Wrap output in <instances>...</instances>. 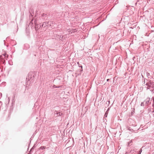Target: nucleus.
<instances>
[{
  "mask_svg": "<svg viewBox=\"0 0 154 154\" xmlns=\"http://www.w3.org/2000/svg\"><path fill=\"white\" fill-rule=\"evenodd\" d=\"M63 114L61 112H58L57 111H55L54 112V115L57 116H62L63 115Z\"/></svg>",
  "mask_w": 154,
  "mask_h": 154,
  "instance_id": "3",
  "label": "nucleus"
},
{
  "mask_svg": "<svg viewBox=\"0 0 154 154\" xmlns=\"http://www.w3.org/2000/svg\"><path fill=\"white\" fill-rule=\"evenodd\" d=\"M150 98L149 97H147L146 100L144 101L145 103V105L146 106L148 105L150 103H151L149 102Z\"/></svg>",
  "mask_w": 154,
  "mask_h": 154,
  "instance_id": "5",
  "label": "nucleus"
},
{
  "mask_svg": "<svg viewBox=\"0 0 154 154\" xmlns=\"http://www.w3.org/2000/svg\"><path fill=\"white\" fill-rule=\"evenodd\" d=\"M77 64H78L79 65V67H81V68H82V66H81H81H80V65H79V64H79V62H77Z\"/></svg>",
  "mask_w": 154,
  "mask_h": 154,
  "instance_id": "17",
  "label": "nucleus"
},
{
  "mask_svg": "<svg viewBox=\"0 0 154 154\" xmlns=\"http://www.w3.org/2000/svg\"><path fill=\"white\" fill-rule=\"evenodd\" d=\"M6 54L4 53V54H3L1 56H0V59H3L4 58H6Z\"/></svg>",
  "mask_w": 154,
  "mask_h": 154,
  "instance_id": "7",
  "label": "nucleus"
},
{
  "mask_svg": "<svg viewBox=\"0 0 154 154\" xmlns=\"http://www.w3.org/2000/svg\"><path fill=\"white\" fill-rule=\"evenodd\" d=\"M61 87V86H58V87H57L55 85H54L53 86V88H60Z\"/></svg>",
  "mask_w": 154,
  "mask_h": 154,
  "instance_id": "15",
  "label": "nucleus"
},
{
  "mask_svg": "<svg viewBox=\"0 0 154 154\" xmlns=\"http://www.w3.org/2000/svg\"><path fill=\"white\" fill-rule=\"evenodd\" d=\"M35 28L36 30L38 29L41 27V24H39L38 25L37 23V22L36 20H35Z\"/></svg>",
  "mask_w": 154,
  "mask_h": 154,
  "instance_id": "2",
  "label": "nucleus"
},
{
  "mask_svg": "<svg viewBox=\"0 0 154 154\" xmlns=\"http://www.w3.org/2000/svg\"><path fill=\"white\" fill-rule=\"evenodd\" d=\"M145 103V102H144V101L143 102H142L141 103L140 106H146V105H145V103Z\"/></svg>",
  "mask_w": 154,
  "mask_h": 154,
  "instance_id": "12",
  "label": "nucleus"
},
{
  "mask_svg": "<svg viewBox=\"0 0 154 154\" xmlns=\"http://www.w3.org/2000/svg\"><path fill=\"white\" fill-rule=\"evenodd\" d=\"M146 85L147 86V90L150 89L152 88V89L150 90V91H153L154 90V82L151 81V80H148Z\"/></svg>",
  "mask_w": 154,
  "mask_h": 154,
  "instance_id": "1",
  "label": "nucleus"
},
{
  "mask_svg": "<svg viewBox=\"0 0 154 154\" xmlns=\"http://www.w3.org/2000/svg\"><path fill=\"white\" fill-rule=\"evenodd\" d=\"M152 113H153V117L154 118V110L152 111Z\"/></svg>",
  "mask_w": 154,
  "mask_h": 154,
  "instance_id": "20",
  "label": "nucleus"
},
{
  "mask_svg": "<svg viewBox=\"0 0 154 154\" xmlns=\"http://www.w3.org/2000/svg\"><path fill=\"white\" fill-rule=\"evenodd\" d=\"M54 23V22L53 21H50L49 22V26H51L52 24Z\"/></svg>",
  "mask_w": 154,
  "mask_h": 154,
  "instance_id": "13",
  "label": "nucleus"
},
{
  "mask_svg": "<svg viewBox=\"0 0 154 154\" xmlns=\"http://www.w3.org/2000/svg\"><path fill=\"white\" fill-rule=\"evenodd\" d=\"M14 102V100H12V105L13 104V103Z\"/></svg>",
  "mask_w": 154,
  "mask_h": 154,
  "instance_id": "21",
  "label": "nucleus"
},
{
  "mask_svg": "<svg viewBox=\"0 0 154 154\" xmlns=\"http://www.w3.org/2000/svg\"><path fill=\"white\" fill-rule=\"evenodd\" d=\"M108 104H109V103H110V101H108Z\"/></svg>",
  "mask_w": 154,
  "mask_h": 154,
  "instance_id": "23",
  "label": "nucleus"
},
{
  "mask_svg": "<svg viewBox=\"0 0 154 154\" xmlns=\"http://www.w3.org/2000/svg\"><path fill=\"white\" fill-rule=\"evenodd\" d=\"M29 12L30 14V16L32 17L33 16V15L31 12H32V14H33L34 13L33 11L32 10H31V11H29Z\"/></svg>",
  "mask_w": 154,
  "mask_h": 154,
  "instance_id": "11",
  "label": "nucleus"
},
{
  "mask_svg": "<svg viewBox=\"0 0 154 154\" xmlns=\"http://www.w3.org/2000/svg\"><path fill=\"white\" fill-rule=\"evenodd\" d=\"M146 75L148 78L151 79L152 78L151 76L150 75L149 73L147 72Z\"/></svg>",
  "mask_w": 154,
  "mask_h": 154,
  "instance_id": "10",
  "label": "nucleus"
},
{
  "mask_svg": "<svg viewBox=\"0 0 154 154\" xmlns=\"http://www.w3.org/2000/svg\"><path fill=\"white\" fill-rule=\"evenodd\" d=\"M41 15L42 18L44 20L47 19V16L48 15V14L45 13H43Z\"/></svg>",
  "mask_w": 154,
  "mask_h": 154,
  "instance_id": "6",
  "label": "nucleus"
},
{
  "mask_svg": "<svg viewBox=\"0 0 154 154\" xmlns=\"http://www.w3.org/2000/svg\"><path fill=\"white\" fill-rule=\"evenodd\" d=\"M34 146H33L31 149H30V152L29 153H28V154H30V152H32V150L34 149Z\"/></svg>",
  "mask_w": 154,
  "mask_h": 154,
  "instance_id": "16",
  "label": "nucleus"
},
{
  "mask_svg": "<svg viewBox=\"0 0 154 154\" xmlns=\"http://www.w3.org/2000/svg\"><path fill=\"white\" fill-rule=\"evenodd\" d=\"M46 26H48V24H46V22H44L41 25V27H45Z\"/></svg>",
  "mask_w": 154,
  "mask_h": 154,
  "instance_id": "9",
  "label": "nucleus"
},
{
  "mask_svg": "<svg viewBox=\"0 0 154 154\" xmlns=\"http://www.w3.org/2000/svg\"><path fill=\"white\" fill-rule=\"evenodd\" d=\"M144 84L145 83V80H144Z\"/></svg>",
  "mask_w": 154,
  "mask_h": 154,
  "instance_id": "24",
  "label": "nucleus"
},
{
  "mask_svg": "<svg viewBox=\"0 0 154 154\" xmlns=\"http://www.w3.org/2000/svg\"><path fill=\"white\" fill-rule=\"evenodd\" d=\"M109 79H107V81L108 82L109 81Z\"/></svg>",
  "mask_w": 154,
  "mask_h": 154,
  "instance_id": "22",
  "label": "nucleus"
},
{
  "mask_svg": "<svg viewBox=\"0 0 154 154\" xmlns=\"http://www.w3.org/2000/svg\"><path fill=\"white\" fill-rule=\"evenodd\" d=\"M142 152V149H140V151L139 152V154H140Z\"/></svg>",
  "mask_w": 154,
  "mask_h": 154,
  "instance_id": "18",
  "label": "nucleus"
},
{
  "mask_svg": "<svg viewBox=\"0 0 154 154\" xmlns=\"http://www.w3.org/2000/svg\"><path fill=\"white\" fill-rule=\"evenodd\" d=\"M46 24H48V26H49V22H46Z\"/></svg>",
  "mask_w": 154,
  "mask_h": 154,
  "instance_id": "19",
  "label": "nucleus"
},
{
  "mask_svg": "<svg viewBox=\"0 0 154 154\" xmlns=\"http://www.w3.org/2000/svg\"><path fill=\"white\" fill-rule=\"evenodd\" d=\"M152 105V106H154V104H153Z\"/></svg>",
  "mask_w": 154,
  "mask_h": 154,
  "instance_id": "25",
  "label": "nucleus"
},
{
  "mask_svg": "<svg viewBox=\"0 0 154 154\" xmlns=\"http://www.w3.org/2000/svg\"><path fill=\"white\" fill-rule=\"evenodd\" d=\"M35 77L34 75L33 74L32 75L31 73H29L28 75V79L29 80H33V78Z\"/></svg>",
  "mask_w": 154,
  "mask_h": 154,
  "instance_id": "4",
  "label": "nucleus"
},
{
  "mask_svg": "<svg viewBox=\"0 0 154 154\" xmlns=\"http://www.w3.org/2000/svg\"><path fill=\"white\" fill-rule=\"evenodd\" d=\"M110 109V108H109L106 111L105 113V114L104 115V117H107V115H108V112H109V110Z\"/></svg>",
  "mask_w": 154,
  "mask_h": 154,
  "instance_id": "8",
  "label": "nucleus"
},
{
  "mask_svg": "<svg viewBox=\"0 0 154 154\" xmlns=\"http://www.w3.org/2000/svg\"><path fill=\"white\" fill-rule=\"evenodd\" d=\"M45 148H46V146H42L39 148V149H40L42 150V149H45Z\"/></svg>",
  "mask_w": 154,
  "mask_h": 154,
  "instance_id": "14",
  "label": "nucleus"
}]
</instances>
